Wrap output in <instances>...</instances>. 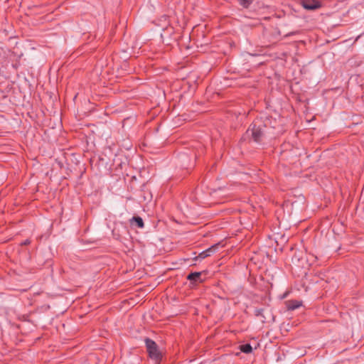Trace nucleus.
Instances as JSON below:
<instances>
[{
  "instance_id": "nucleus-9",
  "label": "nucleus",
  "mask_w": 364,
  "mask_h": 364,
  "mask_svg": "<svg viewBox=\"0 0 364 364\" xmlns=\"http://www.w3.org/2000/svg\"><path fill=\"white\" fill-rule=\"evenodd\" d=\"M253 0H239L240 5H242L244 8H248L249 6L252 4Z\"/></svg>"
},
{
  "instance_id": "nucleus-8",
  "label": "nucleus",
  "mask_w": 364,
  "mask_h": 364,
  "mask_svg": "<svg viewBox=\"0 0 364 364\" xmlns=\"http://www.w3.org/2000/svg\"><path fill=\"white\" fill-rule=\"evenodd\" d=\"M240 350L245 353H250L252 351V348L250 344L246 343L240 346Z\"/></svg>"
},
{
  "instance_id": "nucleus-3",
  "label": "nucleus",
  "mask_w": 364,
  "mask_h": 364,
  "mask_svg": "<svg viewBox=\"0 0 364 364\" xmlns=\"http://www.w3.org/2000/svg\"><path fill=\"white\" fill-rule=\"evenodd\" d=\"M206 274L205 271L191 272L188 274L186 279L192 284L202 283L205 281Z\"/></svg>"
},
{
  "instance_id": "nucleus-11",
  "label": "nucleus",
  "mask_w": 364,
  "mask_h": 364,
  "mask_svg": "<svg viewBox=\"0 0 364 364\" xmlns=\"http://www.w3.org/2000/svg\"><path fill=\"white\" fill-rule=\"evenodd\" d=\"M288 294H289V292H288V291H286V292H284V293L283 294V295H282V296H288Z\"/></svg>"
},
{
  "instance_id": "nucleus-4",
  "label": "nucleus",
  "mask_w": 364,
  "mask_h": 364,
  "mask_svg": "<svg viewBox=\"0 0 364 364\" xmlns=\"http://www.w3.org/2000/svg\"><path fill=\"white\" fill-rule=\"evenodd\" d=\"M301 5L306 10H316L321 7L318 0H302Z\"/></svg>"
},
{
  "instance_id": "nucleus-6",
  "label": "nucleus",
  "mask_w": 364,
  "mask_h": 364,
  "mask_svg": "<svg viewBox=\"0 0 364 364\" xmlns=\"http://www.w3.org/2000/svg\"><path fill=\"white\" fill-rule=\"evenodd\" d=\"M302 305V301L298 300H290L287 302V308L288 310L293 311L298 309Z\"/></svg>"
},
{
  "instance_id": "nucleus-5",
  "label": "nucleus",
  "mask_w": 364,
  "mask_h": 364,
  "mask_svg": "<svg viewBox=\"0 0 364 364\" xmlns=\"http://www.w3.org/2000/svg\"><path fill=\"white\" fill-rule=\"evenodd\" d=\"M218 245H213L212 247H210V248L203 251L202 252H200L198 257H196L195 259H205L207 257H209L210 256L211 253L217 248Z\"/></svg>"
},
{
  "instance_id": "nucleus-7",
  "label": "nucleus",
  "mask_w": 364,
  "mask_h": 364,
  "mask_svg": "<svg viewBox=\"0 0 364 364\" xmlns=\"http://www.w3.org/2000/svg\"><path fill=\"white\" fill-rule=\"evenodd\" d=\"M130 223H131V225H134L139 228H144V225L142 218L139 216H134L130 220Z\"/></svg>"
},
{
  "instance_id": "nucleus-2",
  "label": "nucleus",
  "mask_w": 364,
  "mask_h": 364,
  "mask_svg": "<svg viewBox=\"0 0 364 364\" xmlns=\"http://www.w3.org/2000/svg\"><path fill=\"white\" fill-rule=\"evenodd\" d=\"M252 132V137L254 141L259 142L263 136L264 132L262 124H257V122H254L250 125V129Z\"/></svg>"
},
{
  "instance_id": "nucleus-1",
  "label": "nucleus",
  "mask_w": 364,
  "mask_h": 364,
  "mask_svg": "<svg viewBox=\"0 0 364 364\" xmlns=\"http://www.w3.org/2000/svg\"><path fill=\"white\" fill-rule=\"evenodd\" d=\"M144 341L149 358L154 360L156 363H159L161 360L162 355L158 345L149 338H146Z\"/></svg>"
},
{
  "instance_id": "nucleus-12",
  "label": "nucleus",
  "mask_w": 364,
  "mask_h": 364,
  "mask_svg": "<svg viewBox=\"0 0 364 364\" xmlns=\"http://www.w3.org/2000/svg\"><path fill=\"white\" fill-rule=\"evenodd\" d=\"M134 301H132V304H130V303L129 302V304H134Z\"/></svg>"
},
{
  "instance_id": "nucleus-10",
  "label": "nucleus",
  "mask_w": 364,
  "mask_h": 364,
  "mask_svg": "<svg viewBox=\"0 0 364 364\" xmlns=\"http://www.w3.org/2000/svg\"><path fill=\"white\" fill-rule=\"evenodd\" d=\"M31 244V240L27 239L21 243V245H28Z\"/></svg>"
}]
</instances>
